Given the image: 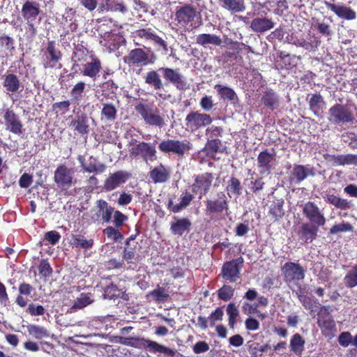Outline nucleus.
<instances>
[{
	"mask_svg": "<svg viewBox=\"0 0 357 357\" xmlns=\"http://www.w3.org/2000/svg\"><path fill=\"white\" fill-rule=\"evenodd\" d=\"M34 288L28 283L22 282L19 284L18 291L19 294L15 298V303L19 307L24 308L27 306L25 312L32 317L43 316L45 314L46 310L40 304H36L33 302L29 303V300L25 297L31 294Z\"/></svg>",
	"mask_w": 357,
	"mask_h": 357,
	"instance_id": "obj_1",
	"label": "nucleus"
},
{
	"mask_svg": "<svg viewBox=\"0 0 357 357\" xmlns=\"http://www.w3.org/2000/svg\"><path fill=\"white\" fill-rule=\"evenodd\" d=\"M135 110L149 126L162 128L165 125L164 118L160 115L159 109L151 105L139 102L135 106Z\"/></svg>",
	"mask_w": 357,
	"mask_h": 357,
	"instance_id": "obj_2",
	"label": "nucleus"
},
{
	"mask_svg": "<svg viewBox=\"0 0 357 357\" xmlns=\"http://www.w3.org/2000/svg\"><path fill=\"white\" fill-rule=\"evenodd\" d=\"M156 56L153 53L149 54L142 48H135L130 50L128 54L123 57L124 63L132 67H143L153 64Z\"/></svg>",
	"mask_w": 357,
	"mask_h": 357,
	"instance_id": "obj_3",
	"label": "nucleus"
},
{
	"mask_svg": "<svg viewBox=\"0 0 357 357\" xmlns=\"http://www.w3.org/2000/svg\"><path fill=\"white\" fill-rule=\"evenodd\" d=\"M3 123L7 131L20 135L24 131V125L20 116L11 107L3 108L0 112Z\"/></svg>",
	"mask_w": 357,
	"mask_h": 357,
	"instance_id": "obj_4",
	"label": "nucleus"
},
{
	"mask_svg": "<svg viewBox=\"0 0 357 357\" xmlns=\"http://www.w3.org/2000/svg\"><path fill=\"white\" fill-rule=\"evenodd\" d=\"M317 317V325L322 335L330 339L335 337L337 332L336 324L331 316L328 307L321 306Z\"/></svg>",
	"mask_w": 357,
	"mask_h": 357,
	"instance_id": "obj_5",
	"label": "nucleus"
},
{
	"mask_svg": "<svg viewBox=\"0 0 357 357\" xmlns=\"http://www.w3.org/2000/svg\"><path fill=\"white\" fill-rule=\"evenodd\" d=\"M229 208L228 199L224 192L217 193L215 199H207L205 201V213L210 216L211 220L221 215Z\"/></svg>",
	"mask_w": 357,
	"mask_h": 357,
	"instance_id": "obj_6",
	"label": "nucleus"
},
{
	"mask_svg": "<svg viewBox=\"0 0 357 357\" xmlns=\"http://www.w3.org/2000/svg\"><path fill=\"white\" fill-rule=\"evenodd\" d=\"M223 128L212 125L206 129V136L207 142L206 144V149L207 154L214 155L217 153H223L224 150L221 149L222 146V141L220 137L222 136Z\"/></svg>",
	"mask_w": 357,
	"mask_h": 357,
	"instance_id": "obj_7",
	"label": "nucleus"
},
{
	"mask_svg": "<svg viewBox=\"0 0 357 357\" xmlns=\"http://www.w3.org/2000/svg\"><path fill=\"white\" fill-rule=\"evenodd\" d=\"M159 150L164 153H173L183 156L192 149V144L188 140L167 139L161 141L158 145Z\"/></svg>",
	"mask_w": 357,
	"mask_h": 357,
	"instance_id": "obj_8",
	"label": "nucleus"
},
{
	"mask_svg": "<svg viewBox=\"0 0 357 357\" xmlns=\"http://www.w3.org/2000/svg\"><path fill=\"white\" fill-rule=\"evenodd\" d=\"M53 179L58 188L62 191L67 190L75 183L74 169L65 164H61L55 169Z\"/></svg>",
	"mask_w": 357,
	"mask_h": 357,
	"instance_id": "obj_9",
	"label": "nucleus"
},
{
	"mask_svg": "<svg viewBox=\"0 0 357 357\" xmlns=\"http://www.w3.org/2000/svg\"><path fill=\"white\" fill-rule=\"evenodd\" d=\"M213 121L210 114L198 111L190 112L185 119V130L195 132L199 129L209 126Z\"/></svg>",
	"mask_w": 357,
	"mask_h": 357,
	"instance_id": "obj_10",
	"label": "nucleus"
},
{
	"mask_svg": "<svg viewBox=\"0 0 357 357\" xmlns=\"http://www.w3.org/2000/svg\"><path fill=\"white\" fill-rule=\"evenodd\" d=\"M302 213L310 224L319 227H324L326 225V218L325 215L315 202L307 201L303 204Z\"/></svg>",
	"mask_w": 357,
	"mask_h": 357,
	"instance_id": "obj_11",
	"label": "nucleus"
},
{
	"mask_svg": "<svg viewBox=\"0 0 357 357\" xmlns=\"http://www.w3.org/2000/svg\"><path fill=\"white\" fill-rule=\"evenodd\" d=\"M330 122L339 123H353L355 119L354 114L344 105L335 104L328 110Z\"/></svg>",
	"mask_w": 357,
	"mask_h": 357,
	"instance_id": "obj_12",
	"label": "nucleus"
},
{
	"mask_svg": "<svg viewBox=\"0 0 357 357\" xmlns=\"http://www.w3.org/2000/svg\"><path fill=\"white\" fill-rule=\"evenodd\" d=\"M62 52L56 47L54 40H50L47 43L46 50L43 54V67L45 68H61L60 63L62 59Z\"/></svg>",
	"mask_w": 357,
	"mask_h": 357,
	"instance_id": "obj_13",
	"label": "nucleus"
},
{
	"mask_svg": "<svg viewBox=\"0 0 357 357\" xmlns=\"http://www.w3.org/2000/svg\"><path fill=\"white\" fill-rule=\"evenodd\" d=\"M276 155L268 149L261 151L257 155V167L261 176H268L276 166Z\"/></svg>",
	"mask_w": 357,
	"mask_h": 357,
	"instance_id": "obj_14",
	"label": "nucleus"
},
{
	"mask_svg": "<svg viewBox=\"0 0 357 357\" xmlns=\"http://www.w3.org/2000/svg\"><path fill=\"white\" fill-rule=\"evenodd\" d=\"M213 179V175L210 172L195 176L194 183L191 185L192 192L198 195L199 198L202 199L209 192Z\"/></svg>",
	"mask_w": 357,
	"mask_h": 357,
	"instance_id": "obj_15",
	"label": "nucleus"
},
{
	"mask_svg": "<svg viewBox=\"0 0 357 357\" xmlns=\"http://www.w3.org/2000/svg\"><path fill=\"white\" fill-rule=\"evenodd\" d=\"M281 271L286 282H297L305 278V271L298 263L286 262L282 266Z\"/></svg>",
	"mask_w": 357,
	"mask_h": 357,
	"instance_id": "obj_16",
	"label": "nucleus"
},
{
	"mask_svg": "<svg viewBox=\"0 0 357 357\" xmlns=\"http://www.w3.org/2000/svg\"><path fill=\"white\" fill-rule=\"evenodd\" d=\"M243 263V259L241 257L226 261L222 266L220 274L224 280L236 282L240 278V270Z\"/></svg>",
	"mask_w": 357,
	"mask_h": 357,
	"instance_id": "obj_17",
	"label": "nucleus"
},
{
	"mask_svg": "<svg viewBox=\"0 0 357 357\" xmlns=\"http://www.w3.org/2000/svg\"><path fill=\"white\" fill-rule=\"evenodd\" d=\"M131 177V174L127 171L119 170L110 173L105 179L103 189L106 192H111L124 183Z\"/></svg>",
	"mask_w": 357,
	"mask_h": 357,
	"instance_id": "obj_18",
	"label": "nucleus"
},
{
	"mask_svg": "<svg viewBox=\"0 0 357 357\" xmlns=\"http://www.w3.org/2000/svg\"><path fill=\"white\" fill-rule=\"evenodd\" d=\"M78 68L82 76L88 77L95 80L99 76V73L102 70V63L96 55L91 54L90 59Z\"/></svg>",
	"mask_w": 357,
	"mask_h": 357,
	"instance_id": "obj_19",
	"label": "nucleus"
},
{
	"mask_svg": "<svg viewBox=\"0 0 357 357\" xmlns=\"http://www.w3.org/2000/svg\"><path fill=\"white\" fill-rule=\"evenodd\" d=\"M131 155L140 156L144 161H153L156 158L155 146L154 144L148 142H139L132 149Z\"/></svg>",
	"mask_w": 357,
	"mask_h": 357,
	"instance_id": "obj_20",
	"label": "nucleus"
},
{
	"mask_svg": "<svg viewBox=\"0 0 357 357\" xmlns=\"http://www.w3.org/2000/svg\"><path fill=\"white\" fill-rule=\"evenodd\" d=\"M196 8L190 4H185L179 7L175 14L176 20L182 26H187L192 23L196 17Z\"/></svg>",
	"mask_w": 357,
	"mask_h": 357,
	"instance_id": "obj_21",
	"label": "nucleus"
},
{
	"mask_svg": "<svg viewBox=\"0 0 357 357\" xmlns=\"http://www.w3.org/2000/svg\"><path fill=\"white\" fill-rule=\"evenodd\" d=\"M162 73L166 81L172 83L176 89L181 90L185 88L186 82L183 75L180 73L179 69H172L167 67H162L159 69Z\"/></svg>",
	"mask_w": 357,
	"mask_h": 357,
	"instance_id": "obj_22",
	"label": "nucleus"
},
{
	"mask_svg": "<svg viewBox=\"0 0 357 357\" xmlns=\"http://www.w3.org/2000/svg\"><path fill=\"white\" fill-rule=\"evenodd\" d=\"M324 158L334 166H344L354 165L357 166V155L348 153L345 155L324 154Z\"/></svg>",
	"mask_w": 357,
	"mask_h": 357,
	"instance_id": "obj_23",
	"label": "nucleus"
},
{
	"mask_svg": "<svg viewBox=\"0 0 357 357\" xmlns=\"http://www.w3.org/2000/svg\"><path fill=\"white\" fill-rule=\"evenodd\" d=\"M326 8L333 12L338 17L353 20L356 18V12L351 8L341 4H335L328 1H324Z\"/></svg>",
	"mask_w": 357,
	"mask_h": 357,
	"instance_id": "obj_24",
	"label": "nucleus"
},
{
	"mask_svg": "<svg viewBox=\"0 0 357 357\" xmlns=\"http://www.w3.org/2000/svg\"><path fill=\"white\" fill-rule=\"evenodd\" d=\"M77 159L86 172L101 174L107 169V166L104 163L100 162L98 158L93 156H90L86 163H84V158L82 155H79Z\"/></svg>",
	"mask_w": 357,
	"mask_h": 357,
	"instance_id": "obj_25",
	"label": "nucleus"
},
{
	"mask_svg": "<svg viewBox=\"0 0 357 357\" xmlns=\"http://www.w3.org/2000/svg\"><path fill=\"white\" fill-rule=\"evenodd\" d=\"M319 230V227L309 222H303L298 231L299 240L305 243H312L316 239Z\"/></svg>",
	"mask_w": 357,
	"mask_h": 357,
	"instance_id": "obj_26",
	"label": "nucleus"
},
{
	"mask_svg": "<svg viewBox=\"0 0 357 357\" xmlns=\"http://www.w3.org/2000/svg\"><path fill=\"white\" fill-rule=\"evenodd\" d=\"M194 195L195 194L192 192L185 190V192L181 195L180 202L178 204H174L172 199H169L167 208L170 212L178 213L190 205L194 199Z\"/></svg>",
	"mask_w": 357,
	"mask_h": 357,
	"instance_id": "obj_27",
	"label": "nucleus"
},
{
	"mask_svg": "<svg viewBox=\"0 0 357 357\" xmlns=\"http://www.w3.org/2000/svg\"><path fill=\"white\" fill-rule=\"evenodd\" d=\"M136 35L140 38L153 41L155 45L161 47L165 52L168 51L167 43L158 36L153 29L149 27L138 29L136 31Z\"/></svg>",
	"mask_w": 357,
	"mask_h": 357,
	"instance_id": "obj_28",
	"label": "nucleus"
},
{
	"mask_svg": "<svg viewBox=\"0 0 357 357\" xmlns=\"http://www.w3.org/2000/svg\"><path fill=\"white\" fill-rule=\"evenodd\" d=\"M93 54L88 48L82 44H77L74 49L72 55L73 69L81 66L84 63L90 59L91 54Z\"/></svg>",
	"mask_w": 357,
	"mask_h": 357,
	"instance_id": "obj_29",
	"label": "nucleus"
},
{
	"mask_svg": "<svg viewBox=\"0 0 357 357\" xmlns=\"http://www.w3.org/2000/svg\"><path fill=\"white\" fill-rule=\"evenodd\" d=\"M21 13L26 22H34L40 14L39 3L26 1L22 5Z\"/></svg>",
	"mask_w": 357,
	"mask_h": 357,
	"instance_id": "obj_30",
	"label": "nucleus"
},
{
	"mask_svg": "<svg viewBox=\"0 0 357 357\" xmlns=\"http://www.w3.org/2000/svg\"><path fill=\"white\" fill-rule=\"evenodd\" d=\"M174 220L170 225V230L173 234L181 236L190 231L192 222L188 218L174 217Z\"/></svg>",
	"mask_w": 357,
	"mask_h": 357,
	"instance_id": "obj_31",
	"label": "nucleus"
},
{
	"mask_svg": "<svg viewBox=\"0 0 357 357\" xmlns=\"http://www.w3.org/2000/svg\"><path fill=\"white\" fill-rule=\"evenodd\" d=\"M76 11L73 8L66 9L63 15L64 35H68L70 32L77 31L78 25L75 19Z\"/></svg>",
	"mask_w": 357,
	"mask_h": 357,
	"instance_id": "obj_32",
	"label": "nucleus"
},
{
	"mask_svg": "<svg viewBox=\"0 0 357 357\" xmlns=\"http://www.w3.org/2000/svg\"><path fill=\"white\" fill-rule=\"evenodd\" d=\"M149 176L154 183H165L170 178V170L160 163L149 172Z\"/></svg>",
	"mask_w": 357,
	"mask_h": 357,
	"instance_id": "obj_33",
	"label": "nucleus"
},
{
	"mask_svg": "<svg viewBox=\"0 0 357 357\" xmlns=\"http://www.w3.org/2000/svg\"><path fill=\"white\" fill-rule=\"evenodd\" d=\"M69 126L81 135H86L90 131L88 118L85 114H77L70 121Z\"/></svg>",
	"mask_w": 357,
	"mask_h": 357,
	"instance_id": "obj_34",
	"label": "nucleus"
},
{
	"mask_svg": "<svg viewBox=\"0 0 357 357\" xmlns=\"http://www.w3.org/2000/svg\"><path fill=\"white\" fill-rule=\"evenodd\" d=\"M309 176H314V169L310 165H295L291 173V180H295L296 183L304 181Z\"/></svg>",
	"mask_w": 357,
	"mask_h": 357,
	"instance_id": "obj_35",
	"label": "nucleus"
},
{
	"mask_svg": "<svg viewBox=\"0 0 357 357\" xmlns=\"http://www.w3.org/2000/svg\"><path fill=\"white\" fill-rule=\"evenodd\" d=\"M3 77V86L8 92L15 93L23 89L24 86L15 74L7 73Z\"/></svg>",
	"mask_w": 357,
	"mask_h": 357,
	"instance_id": "obj_36",
	"label": "nucleus"
},
{
	"mask_svg": "<svg viewBox=\"0 0 357 357\" xmlns=\"http://www.w3.org/2000/svg\"><path fill=\"white\" fill-rule=\"evenodd\" d=\"M275 23L271 19L266 17H256L250 24L251 29L256 33H264L274 27Z\"/></svg>",
	"mask_w": 357,
	"mask_h": 357,
	"instance_id": "obj_37",
	"label": "nucleus"
},
{
	"mask_svg": "<svg viewBox=\"0 0 357 357\" xmlns=\"http://www.w3.org/2000/svg\"><path fill=\"white\" fill-rule=\"evenodd\" d=\"M98 208L96 215L105 222H109L114 213V208L109 206L108 203L104 199H99L96 202Z\"/></svg>",
	"mask_w": 357,
	"mask_h": 357,
	"instance_id": "obj_38",
	"label": "nucleus"
},
{
	"mask_svg": "<svg viewBox=\"0 0 357 357\" xmlns=\"http://www.w3.org/2000/svg\"><path fill=\"white\" fill-rule=\"evenodd\" d=\"M70 243L73 247L84 250H89L93 245V240L87 238L84 234L82 233L73 234Z\"/></svg>",
	"mask_w": 357,
	"mask_h": 357,
	"instance_id": "obj_39",
	"label": "nucleus"
},
{
	"mask_svg": "<svg viewBox=\"0 0 357 357\" xmlns=\"http://www.w3.org/2000/svg\"><path fill=\"white\" fill-rule=\"evenodd\" d=\"M219 5L231 13H238L245 10L244 0H218Z\"/></svg>",
	"mask_w": 357,
	"mask_h": 357,
	"instance_id": "obj_40",
	"label": "nucleus"
},
{
	"mask_svg": "<svg viewBox=\"0 0 357 357\" xmlns=\"http://www.w3.org/2000/svg\"><path fill=\"white\" fill-rule=\"evenodd\" d=\"M104 297L108 299H116L121 298L127 301L128 295L126 293L124 289L119 288L116 284L111 283L104 288Z\"/></svg>",
	"mask_w": 357,
	"mask_h": 357,
	"instance_id": "obj_41",
	"label": "nucleus"
},
{
	"mask_svg": "<svg viewBox=\"0 0 357 357\" xmlns=\"http://www.w3.org/2000/svg\"><path fill=\"white\" fill-rule=\"evenodd\" d=\"M324 199L326 202L334 206L337 209L347 210L352 207V204L350 201L342 199L334 194H326L324 197Z\"/></svg>",
	"mask_w": 357,
	"mask_h": 357,
	"instance_id": "obj_42",
	"label": "nucleus"
},
{
	"mask_svg": "<svg viewBox=\"0 0 357 357\" xmlns=\"http://www.w3.org/2000/svg\"><path fill=\"white\" fill-rule=\"evenodd\" d=\"M261 103L268 109L273 110L278 107L280 104L279 97L277 93L270 89L264 92L261 97Z\"/></svg>",
	"mask_w": 357,
	"mask_h": 357,
	"instance_id": "obj_43",
	"label": "nucleus"
},
{
	"mask_svg": "<svg viewBox=\"0 0 357 357\" xmlns=\"http://www.w3.org/2000/svg\"><path fill=\"white\" fill-rule=\"evenodd\" d=\"M144 82L146 84L153 87L155 91L163 89V84L160 76L155 70H151L146 73L144 77Z\"/></svg>",
	"mask_w": 357,
	"mask_h": 357,
	"instance_id": "obj_44",
	"label": "nucleus"
},
{
	"mask_svg": "<svg viewBox=\"0 0 357 357\" xmlns=\"http://www.w3.org/2000/svg\"><path fill=\"white\" fill-rule=\"evenodd\" d=\"M284 202L282 199H277L271 204L268 213L272 216L275 222L280 220L284 216Z\"/></svg>",
	"mask_w": 357,
	"mask_h": 357,
	"instance_id": "obj_45",
	"label": "nucleus"
},
{
	"mask_svg": "<svg viewBox=\"0 0 357 357\" xmlns=\"http://www.w3.org/2000/svg\"><path fill=\"white\" fill-rule=\"evenodd\" d=\"M214 89L217 91L221 100L234 101L238 99V96L234 90L229 86L215 84Z\"/></svg>",
	"mask_w": 357,
	"mask_h": 357,
	"instance_id": "obj_46",
	"label": "nucleus"
},
{
	"mask_svg": "<svg viewBox=\"0 0 357 357\" xmlns=\"http://www.w3.org/2000/svg\"><path fill=\"white\" fill-rule=\"evenodd\" d=\"M196 42L197 44L206 46L208 44H213L220 46L222 44V40L220 36L215 34L202 33L197 36Z\"/></svg>",
	"mask_w": 357,
	"mask_h": 357,
	"instance_id": "obj_47",
	"label": "nucleus"
},
{
	"mask_svg": "<svg viewBox=\"0 0 357 357\" xmlns=\"http://www.w3.org/2000/svg\"><path fill=\"white\" fill-rule=\"evenodd\" d=\"M145 348L144 349H149L151 353H161L168 356L174 354L173 351L156 342L145 339L144 342Z\"/></svg>",
	"mask_w": 357,
	"mask_h": 357,
	"instance_id": "obj_48",
	"label": "nucleus"
},
{
	"mask_svg": "<svg viewBox=\"0 0 357 357\" xmlns=\"http://www.w3.org/2000/svg\"><path fill=\"white\" fill-rule=\"evenodd\" d=\"M145 338L140 337H119V342L121 344L134 348L144 349L145 348Z\"/></svg>",
	"mask_w": 357,
	"mask_h": 357,
	"instance_id": "obj_49",
	"label": "nucleus"
},
{
	"mask_svg": "<svg viewBox=\"0 0 357 357\" xmlns=\"http://www.w3.org/2000/svg\"><path fill=\"white\" fill-rule=\"evenodd\" d=\"M86 86L83 81H79L73 86L70 91L72 102H77L83 99Z\"/></svg>",
	"mask_w": 357,
	"mask_h": 357,
	"instance_id": "obj_50",
	"label": "nucleus"
},
{
	"mask_svg": "<svg viewBox=\"0 0 357 357\" xmlns=\"http://www.w3.org/2000/svg\"><path fill=\"white\" fill-rule=\"evenodd\" d=\"M305 340L302 336L298 334H294L290 340L291 351L296 355H301L304 350Z\"/></svg>",
	"mask_w": 357,
	"mask_h": 357,
	"instance_id": "obj_51",
	"label": "nucleus"
},
{
	"mask_svg": "<svg viewBox=\"0 0 357 357\" xmlns=\"http://www.w3.org/2000/svg\"><path fill=\"white\" fill-rule=\"evenodd\" d=\"M117 109L112 103H103L101 110V118L108 121H113L116 118Z\"/></svg>",
	"mask_w": 357,
	"mask_h": 357,
	"instance_id": "obj_52",
	"label": "nucleus"
},
{
	"mask_svg": "<svg viewBox=\"0 0 357 357\" xmlns=\"http://www.w3.org/2000/svg\"><path fill=\"white\" fill-rule=\"evenodd\" d=\"M344 283L347 288L351 289L357 286V265H355L345 275Z\"/></svg>",
	"mask_w": 357,
	"mask_h": 357,
	"instance_id": "obj_53",
	"label": "nucleus"
},
{
	"mask_svg": "<svg viewBox=\"0 0 357 357\" xmlns=\"http://www.w3.org/2000/svg\"><path fill=\"white\" fill-rule=\"evenodd\" d=\"M149 295L152 296L153 299L156 302H165L169 296L165 288L160 286H158L156 289L151 291Z\"/></svg>",
	"mask_w": 357,
	"mask_h": 357,
	"instance_id": "obj_54",
	"label": "nucleus"
},
{
	"mask_svg": "<svg viewBox=\"0 0 357 357\" xmlns=\"http://www.w3.org/2000/svg\"><path fill=\"white\" fill-rule=\"evenodd\" d=\"M226 190L228 194L231 192L232 194L237 196L241 195L242 187L240 181L236 177H231L228 181V185L226 188Z\"/></svg>",
	"mask_w": 357,
	"mask_h": 357,
	"instance_id": "obj_55",
	"label": "nucleus"
},
{
	"mask_svg": "<svg viewBox=\"0 0 357 357\" xmlns=\"http://www.w3.org/2000/svg\"><path fill=\"white\" fill-rule=\"evenodd\" d=\"M26 26H25L24 37L29 43H31L35 39L38 29L34 22H26Z\"/></svg>",
	"mask_w": 357,
	"mask_h": 357,
	"instance_id": "obj_56",
	"label": "nucleus"
},
{
	"mask_svg": "<svg viewBox=\"0 0 357 357\" xmlns=\"http://www.w3.org/2000/svg\"><path fill=\"white\" fill-rule=\"evenodd\" d=\"M234 289L229 285H223L218 291V298L223 301H229L234 296Z\"/></svg>",
	"mask_w": 357,
	"mask_h": 357,
	"instance_id": "obj_57",
	"label": "nucleus"
},
{
	"mask_svg": "<svg viewBox=\"0 0 357 357\" xmlns=\"http://www.w3.org/2000/svg\"><path fill=\"white\" fill-rule=\"evenodd\" d=\"M227 314L229 316V326L233 328L238 316V310L234 303H230L227 307Z\"/></svg>",
	"mask_w": 357,
	"mask_h": 357,
	"instance_id": "obj_58",
	"label": "nucleus"
},
{
	"mask_svg": "<svg viewBox=\"0 0 357 357\" xmlns=\"http://www.w3.org/2000/svg\"><path fill=\"white\" fill-rule=\"evenodd\" d=\"M38 271L40 275L44 278H50L52 275L53 270L47 259H42L40 261Z\"/></svg>",
	"mask_w": 357,
	"mask_h": 357,
	"instance_id": "obj_59",
	"label": "nucleus"
},
{
	"mask_svg": "<svg viewBox=\"0 0 357 357\" xmlns=\"http://www.w3.org/2000/svg\"><path fill=\"white\" fill-rule=\"evenodd\" d=\"M103 233L107 236L108 238H111L115 242L123 238V235L119 231V229L116 228L115 227H113L112 226H109L106 227L103 230Z\"/></svg>",
	"mask_w": 357,
	"mask_h": 357,
	"instance_id": "obj_60",
	"label": "nucleus"
},
{
	"mask_svg": "<svg viewBox=\"0 0 357 357\" xmlns=\"http://www.w3.org/2000/svg\"><path fill=\"white\" fill-rule=\"evenodd\" d=\"M353 231V227L349 222H344L334 225L329 231L330 234H336L340 232H346Z\"/></svg>",
	"mask_w": 357,
	"mask_h": 357,
	"instance_id": "obj_61",
	"label": "nucleus"
},
{
	"mask_svg": "<svg viewBox=\"0 0 357 357\" xmlns=\"http://www.w3.org/2000/svg\"><path fill=\"white\" fill-rule=\"evenodd\" d=\"M324 101L323 97L321 94H313L312 95L310 100H309V106L312 111L314 112L315 114H317L318 110L320 109L319 104Z\"/></svg>",
	"mask_w": 357,
	"mask_h": 357,
	"instance_id": "obj_62",
	"label": "nucleus"
},
{
	"mask_svg": "<svg viewBox=\"0 0 357 357\" xmlns=\"http://www.w3.org/2000/svg\"><path fill=\"white\" fill-rule=\"evenodd\" d=\"M224 316L223 310L221 307H217L213 312L211 313L208 319L210 322V326L213 327L215 325L217 321L222 320Z\"/></svg>",
	"mask_w": 357,
	"mask_h": 357,
	"instance_id": "obj_63",
	"label": "nucleus"
},
{
	"mask_svg": "<svg viewBox=\"0 0 357 357\" xmlns=\"http://www.w3.org/2000/svg\"><path fill=\"white\" fill-rule=\"evenodd\" d=\"M29 332L36 339H41L47 335V330L44 327L40 326H31L29 329Z\"/></svg>",
	"mask_w": 357,
	"mask_h": 357,
	"instance_id": "obj_64",
	"label": "nucleus"
}]
</instances>
